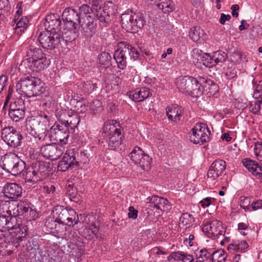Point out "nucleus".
<instances>
[{"label":"nucleus","mask_w":262,"mask_h":262,"mask_svg":"<svg viewBox=\"0 0 262 262\" xmlns=\"http://www.w3.org/2000/svg\"><path fill=\"white\" fill-rule=\"evenodd\" d=\"M43 83L35 77H27L20 80L16 85V90L20 95L27 97L39 96L42 92Z\"/></svg>","instance_id":"f257e3e1"},{"label":"nucleus","mask_w":262,"mask_h":262,"mask_svg":"<svg viewBox=\"0 0 262 262\" xmlns=\"http://www.w3.org/2000/svg\"><path fill=\"white\" fill-rule=\"evenodd\" d=\"M119 45V49L114 54V58L118 67L123 70L127 66V56L129 55L131 59L136 60L139 59V53L134 47L126 42H120Z\"/></svg>","instance_id":"f03ea898"},{"label":"nucleus","mask_w":262,"mask_h":262,"mask_svg":"<svg viewBox=\"0 0 262 262\" xmlns=\"http://www.w3.org/2000/svg\"><path fill=\"white\" fill-rule=\"evenodd\" d=\"M1 166L7 172L10 173L13 176H17L24 170L26 167V163L16 154L9 153L5 155L2 158Z\"/></svg>","instance_id":"7ed1b4c3"},{"label":"nucleus","mask_w":262,"mask_h":262,"mask_svg":"<svg viewBox=\"0 0 262 262\" xmlns=\"http://www.w3.org/2000/svg\"><path fill=\"white\" fill-rule=\"evenodd\" d=\"M176 84L181 91L192 97H198L203 93L198 80L191 76L179 77L177 79Z\"/></svg>","instance_id":"20e7f679"},{"label":"nucleus","mask_w":262,"mask_h":262,"mask_svg":"<svg viewBox=\"0 0 262 262\" xmlns=\"http://www.w3.org/2000/svg\"><path fill=\"white\" fill-rule=\"evenodd\" d=\"M31 134L39 139L45 137L50 125V118L46 114L39 115L29 121Z\"/></svg>","instance_id":"39448f33"},{"label":"nucleus","mask_w":262,"mask_h":262,"mask_svg":"<svg viewBox=\"0 0 262 262\" xmlns=\"http://www.w3.org/2000/svg\"><path fill=\"white\" fill-rule=\"evenodd\" d=\"M53 217L56 222L69 226L77 224L79 222L78 215L73 209H68L62 206L54 208Z\"/></svg>","instance_id":"423d86ee"},{"label":"nucleus","mask_w":262,"mask_h":262,"mask_svg":"<svg viewBox=\"0 0 262 262\" xmlns=\"http://www.w3.org/2000/svg\"><path fill=\"white\" fill-rule=\"evenodd\" d=\"M110 122H106L104 123L103 127V133H104L106 137H108L107 141L109 147L111 149H116L121 144L122 138L123 136L121 134V127L119 124L117 126V122L114 124V121Z\"/></svg>","instance_id":"0eeeda50"},{"label":"nucleus","mask_w":262,"mask_h":262,"mask_svg":"<svg viewBox=\"0 0 262 262\" xmlns=\"http://www.w3.org/2000/svg\"><path fill=\"white\" fill-rule=\"evenodd\" d=\"M122 27L127 32H136L141 28L144 23L143 14L141 13L134 14H123L121 16Z\"/></svg>","instance_id":"6e6552de"},{"label":"nucleus","mask_w":262,"mask_h":262,"mask_svg":"<svg viewBox=\"0 0 262 262\" xmlns=\"http://www.w3.org/2000/svg\"><path fill=\"white\" fill-rule=\"evenodd\" d=\"M69 134L67 125L56 123L50 127L49 137L53 142L66 144L68 142Z\"/></svg>","instance_id":"1a4fd4ad"},{"label":"nucleus","mask_w":262,"mask_h":262,"mask_svg":"<svg viewBox=\"0 0 262 262\" xmlns=\"http://www.w3.org/2000/svg\"><path fill=\"white\" fill-rule=\"evenodd\" d=\"M210 131L205 123H196L189 136L190 141L194 144H203L209 141Z\"/></svg>","instance_id":"9d476101"},{"label":"nucleus","mask_w":262,"mask_h":262,"mask_svg":"<svg viewBox=\"0 0 262 262\" xmlns=\"http://www.w3.org/2000/svg\"><path fill=\"white\" fill-rule=\"evenodd\" d=\"M1 137L8 146L13 148L19 146L23 139L20 132L12 126L4 128Z\"/></svg>","instance_id":"9b49d317"},{"label":"nucleus","mask_w":262,"mask_h":262,"mask_svg":"<svg viewBox=\"0 0 262 262\" xmlns=\"http://www.w3.org/2000/svg\"><path fill=\"white\" fill-rule=\"evenodd\" d=\"M78 152L74 149L68 150L63 155L62 160L59 161L57 168L58 170L66 171L72 169L79 162Z\"/></svg>","instance_id":"f8f14e48"},{"label":"nucleus","mask_w":262,"mask_h":262,"mask_svg":"<svg viewBox=\"0 0 262 262\" xmlns=\"http://www.w3.org/2000/svg\"><path fill=\"white\" fill-rule=\"evenodd\" d=\"M38 39L42 47L48 50L55 49L60 44L59 35L56 33L41 32Z\"/></svg>","instance_id":"ddd939ff"},{"label":"nucleus","mask_w":262,"mask_h":262,"mask_svg":"<svg viewBox=\"0 0 262 262\" xmlns=\"http://www.w3.org/2000/svg\"><path fill=\"white\" fill-rule=\"evenodd\" d=\"M117 9L112 2H107L102 7H99L98 11L94 14L102 23L109 24L116 14Z\"/></svg>","instance_id":"4468645a"},{"label":"nucleus","mask_w":262,"mask_h":262,"mask_svg":"<svg viewBox=\"0 0 262 262\" xmlns=\"http://www.w3.org/2000/svg\"><path fill=\"white\" fill-rule=\"evenodd\" d=\"M203 230L208 233L209 236L211 235L214 238H219L225 232L222 223L218 220H213L209 223H207L204 225Z\"/></svg>","instance_id":"2eb2a0df"},{"label":"nucleus","mask_w":262,"mask_h":262,"mask_svg":"<svg viewBox=\"0 0 262 262\" xmlns=\"http://www.w3.org/2000/svg\"><path fill=\"white\" fill-rule=\"evenodd\" d=\"M61 20L57 14H51L48 15L44 22L46 32L59 33L61 29Z\"/></svg>","instance_id":"dca6fc26"},{"label":"nucleus","mask_w":262,"mask_h":262,"mask_svg":"<svg viewBox=\"0 0 262 262\" xmlns=\"http://www.w3.org/2000/svg\"><path fill=\"white\" fill-rule=\"evenodd\" d=\"M23 189L16 183H7L3 187L2 192L5 197L16 200L21 196Z\"/></svg>","instance_id":"f3484780"},{"label":"nucleus","mask_w":262,"mask_h":262,"mask_svg":"<svg viewBox=\"0 0 262 262\" xmlns=\"http://www.w3.org/2000/svg\"><path fill=\"white\" fill-rule=\"evenodd\" d=\"M27 68L33 72H40L47 68L50 64V59L43 58L38 59H26L23 61Z\"/></svg>","instance_id":"a211bd4d"},{"label":"nucleus","mask_w":262,"mask_h":262,"mask_svg":"<svg viewBox=\"0 0 262 262\" xmlns=\"http://www.w3.org/2000/svg\"><path fill=\"white\" fill-rule=\"evenodd\" d=\"M82 31V33L86 38H91L96 32V20L90 15L86 16V18L80 24Z\"/></svg>","instance_id":"6ab92c4d"},{"label":"nucleus","mask_w":262,"mask_h":262,"mask_svg":"<svg viewBox=\"0 0 262 262\" xmlns=\"http://www.w3.org/2000/svg\"><path fill=\"white\" fill-rule=\"evenodd\" d=\"M226 163L222 160L214 161L209 168L207 176L209 178L215 180L219 177L225 169Z\"/></svg>","instance_id":"aec40b11"},{"label":"nucleus","mask_w":262,"mask_h":262,"mask_svg":"<svg viewBox=\"0 0 262 262\" xmlns=\"http://www.w3.org/2000/svg\"><path fill=\"white\" fill-rule=\"evenodd\" d=\"M42 156L51 160L57 159L62 154L61 149L55 144H47L40 149Z\"/></svg>","instance_id":"412c9836"},{"label":"nucleus","mask_w":262,"mask_h":262,"mask_svg":"<svg viewBox=\"0 0 262 262\" xmlns=\"http://www.w3.org/2000/svg\"><path fill=\"white\" fill-rule=\"evenodd\" d=\"M149 206L155 208L162 212L167 211L171 208L169 202L167 199L156 195L152 196L149 199Z\"/></svg>","instance_id":"4be33fe9"},{"label":"nucleus","mask_w":262,"mask_h":262,"mask_svg":"<svg viewBox=\"0 0 262 262\" xmlns=\"http://www.w3.org/2000/svg\"><path fill=\"white\" fill-rule=\"evenodd\" d=\"M150 95H151L150 90L146 87L137 88L128 93L129 98L135 102L142 101L147 98Z\"/></svg>","instance_id":"5701e85b"},{"label":"nucleus","mask_w":262,"mask_h":262,"mask_svg":"<svg viewBox=\"0 0 262 262\" xmlns=\"http://www.w3.org/2000/svg\"><path fill=\"white\" fill-rule=\"evenodd\" d=\"M166 113L169 120L178 122L183 115V109L179 105L173 104L166 107Z\"/></svg>","instance_id":"b1692460"},{"label":"nucleus","mask_w":262,"mask_h":262,"mask_svg":"<svg viewBox=\"0 0 262 262\" xmlns=\"http://www.w3.org/2000/svg\"><path fill=\"white\" fill-rule=\"evenodd\" d=\"M244 166L258 179H262V167L256 162L249 159H244L243 160Z\"/></svg>","instance_id":"393cba45"},{"label":"nucleus","mask_w":262,"mask_h":262,"mask_svg":"<svg viewBox=\"0 0 262 262\" xmlns=\"http://www.w3.org/2000/svg\"><path fill=\"white\" fill-rule=\"evenodd\" d=\"M23 172V178L26 181L35 183L42 179V177H40L38 173H36L32 165L27 168L25 167Z\"/></svg>","instance_id":"a878e982"},{"label":"nucleus","mask_w":262,"mask_h":262,"mask_svg":"<svg viewBox=\"0 0 262 262\" xmlns=\"http://www.w3.org/2000/svg\"><path fill=\"white\" fill-rule=\"evenodd\" d=\"M77 11L73 9L67 8L62 13L63 19L66 21L71 22H78L80 24V16Z\"/></svg>","instance_id":"bb28decb"},{"label":"nucleus","mask_w":262,"mask_h":262,"mask_svg":"<svg viewBox=\"0 0 262 262\" xmlns=\"http://www.w3.org/2000/svg\"><path fill=\"white\" fill-rule=\"evenodd\" d=\"M58 34L59 35L60 43L62 41L71 42L74 41L77 36V32L64 29L63 31H62L61 30Z\"/></svg>","instance_id":"cd10ccee"},{"label":"nucleus","mask_w":262,"mask_h":262,"mask_svg":"<svg viewBox=\"0 0 262 262\" xmlns=\"http://www.w3.org/2000/svg\"><path fill=\"white\" fill-rule=\"evenodd\" d=\"M248 247L249 245L245 241H235L228 246L227 250L230 252L245 251Z\"/></svg>","instance_id":"c85d7f7f"},{"label":"nucleus","mask_w":262,"mask_h":262,"mask_svg":"<svg viewBox=\"0 0 262 262\" xmlns=\"http://www.w3.org/2000/svg\"><path fill=\"white\" fill-rule=\"evenodd\" d=\"M80 118L78 114H72V115H69L68 117L66 120L62 121V124L63 125H67L71 129H74L79 124L80 122Z\"/></svg>","instance_id":"c756f323"},{"label":"nucleus","mask_w":262,"mask_h":262,"mask_svg":"<svg viewBox=\"0 0 262 262\" xmlns=\"http://www.w3.org/2000/svg\"><path fill=\"white\" fill-rule=\"evenodd\" d=\"M27 55L31 56V58H28V59H38L47 58L40 49L35 48L33 45L30 46L27 51Z\"/></svg>","instance_id":"7c9ffc66"},{"label":"nucleus","mask_w":262,"mask_h":262,"mask_svg":"<svg viewBox=\"0 0 262 262\" xmlns=\"http://www.w3.org/2000/svg\"><path fill=\"white\" fill-rule=\"evenodd\" d=\"M32 166L36 173H38V175L42 178L46 174V172L48 171L49 168L48 163L43 161H36L32 164Z\"/></svg>","instance_id":"2f4dec72"},{"label":"nucleus","mask_w":262,"mask_h":262,"mask_svg":"<svg viewBox=\"0 0 262 262\" xmlns=\"http://www.w3.org/2000/svg\"><path fill=\"white\" fill-rule=\"evenodd\" d=\"M66 194L71 201L75 203L79 202L80 198L77 194L76 188H74L72 184L66 185Z\"/></svg>","instance_id":"473e14b6"},{"label":"nucleus","mask_w":262,"mask_h":262,"mask_svg":"<svg viewBox=\"0 0 262 262\" xmlns=\"http://www.w3.org/2000/svg\"><path fill=\"white\" fill-rule=\"evenodd\" d=\"M204 34V31L199 27L191 28L189 32V37L194 42L198 41L201 38H202Z\"/></svg>","instance_id":"72a5a7b5"},{"label":"nucleus","mask_w":262,"mask_h":262,"mask_svg":"<svg viewBox=\"0 0 262 262\" xmlns=\"http://www.w3.org/2000/svg\"><path fill=\"white\" fill-rule=\"evenodd\" d=\"M98 231L99 228L98 226L94 224H91L84 229L83 234L86 238L92 239L96 236Z\"/></svg>","instance_id":"f704fd0d"},{"label":"nucleus","mask_w":262,"mask_h":262,"mask_svg":"<svg viewBox=\"0 0 262 262\" xmlns=\"http://www.w3.org/2000/svg\"><path fill=\"white\" fill-rule=\"evenodd\" d=\"M144 151L139 147H135L130 152L129 157L130 160L135 164L137 165V163H140V159L143 155Z\"/></svg>","instance_id":"c9c22d12"},{"label":"nucleus","mask_w":262,"mask_h":262,"mask_svg":"<svg viewBox=\"0 0 262 262\" xmlns=\"http://www.w3.org/2000/svg\"><path fill=\"white\" fill-rule=\"evenodd\" d=\"M157 6L164 13H169L174 10V4L171 0H161Z\"/></svg>","instance_id":"e433bc0d"},{"label":"nucleus","mask_w":262,"mask_h":262,"mask_svg":"<svg viewBox=\"0 0 262 262\" xmlns=\"http://www.w3.org/2000/svg\"><path fill=\"white\" fill-rule=\"evenodd\" d=\"M139 160L140 163H137V165L140 166L143 170L148 171L150 167L151 158L144 152Z\"/></svg>","instance_id":"4c0bfd02"},{"label":"nucleus","mask_w":262,"mask_h":262,"mask_svg":"<svg viewBox=\"0 0 262 262\" xmlns=\"http://www.w3.org/2000/svg\"><path fill=\"white\" fill-rule=\"evenodd\" d=\"M17 211L19 215L28 216L35 215V212L29 206L25 205L24 203H20L17 205Z\"/></svg>","instance_id":"58836bf2"},{"label":"nucleus","mask_w":262,"mask_h":262,"mask_svg":"<svg viewBox=\"0 0 262 262\" xmlns=\"http://www.w3.org/2000/svg\"><path fill=\"white\" fill-rule=\"evenodd\" d=\"M227 255L222 249L214 250L213 249L212 254V262H224L226 260Z\"/></svg>","instance_id":"ea45409f"},{"label":"nucleus","mask_w":262,"mask_h":262,"mask_svg":"<svg viewBox=\"0 0 262 262\" xmlns=\"http://www.w3.org/2000/svg\"><path fill=\"white\" fill-rule=\"evenodd\" d=\"M198 82L200 84V89H202V87H204L207 89L213 90L214 93L217 91V85L213 83L210 80H207L204 77H200Z\"/></svg>","instance_id":"a19ab883"},{"label":"nucleus","mask_w":262,"mask_h":262,"mask_svg":"<svg viewBox=\"0 0 262 262\" xmlns=\"http://www.w3.org/2000/svg\"><path fill=\"white\" fill-rule=\"evenodd\" d=\"M28 227L24 225L17 224L14 228L13 231H10V234L18 236L17 238L25 237L27 232Z\"/></svg>","instance_id":"79ce46f5"},{"label":"nucleus","mask_w":262,"mask_h":262,"mask_svg":"<svg viewBox=\"0 0 262 262\" xmlns=\"http://www.w3.org/2000/svg\"><path fill=\"white\" fill-rule=\"evenodd\" d=\"M213 249L204 248L201 249L196 254L197 257L203 260L208 261L211 260Z\"/></svg>","instance_id":"37998d69"},{"label":"nucleus","mask_w":262,"mask_h":262,"mask_svg":"<svg viewBox=\"0 0 262 262\" xmlns=\"http://www.w3.org/2000/svg\"><path fill=\"white\" fill-rule=\"evenodd\" d=\"M25 110H9V115L14 121L17 122L24 118Z\"/></svg>","instance_id":"c03bdc74"},{"label":"nucleus","mask_w":262,"mask_h":262,"mask_svg":"<svg viewBox=\"0 0 262 262\" xmlns=\"http://www.w3.org/2000/svg\"><path fill=\"white\" fill-rule=\"evenodd\" d=\"M201 60L203 64L206 67L212 68L216 66L212 54L211 55L209 53L203 54L201 57Z\"/></svg>","instance_id":"a18cd8bd"},{"label":"nucleus","mask_w":262,"mask_h":262,"mask_svg":"<svg viewBox=\"0 0 262 262\" xmlns=\"http://www.w3.org/2000/svg\"><path fill=\"white\" fill-rule=\"evenodd\" d=\"M99 63L104 66H109L111 64V56L107 52H103L98 57Z\"/></svg>","instance_id":"49530a36"},{"label":"nucleus","mask_w":262,"mask_h":262,"mask_svg":"<svg viewBox=\"0 0 262 262\" xmlns=\"http://www.w3.org/2000/svg\"><path fill=\"white\" fill-rule=\"evenodd\" d=\"M212 55L216 65L220 63L224 62L227 58V54L225 52L221 51L213 52Z\"/></svg>","instance_id":"de8ad7c7"},{"label":"nucleus","mask_w":262,"mask_h":262,"mask_svg":"<svg viewBox=\"0 0 262 262\" xmlns=\"http://www.w3.org/2000/svg\"><path fill=\"white\" fill-rule=\"evenodd\" d=\"M262 103V100H254L251 101L249 103V110L254 114H258L260 110V104Z\"/></svg>","instance_id":"09e8293b"},{"label":"nucleus","mask_w":262,"mask_h":262,"mask_svg":"<svg viewBox=\"0 0 262 262\" xmlns=\"http://www.w3.org/2000/svg\"><path fill=\"white\" fill-rule=\"evenodd\" d=\"M16 221L17 219L15 216H8L6 226V231H8L10 233V231H13L14 228L17 225Z\"/></svg>","instance_id":"8fccbe9b"},{"label":"nucleus","mask_w":262,"mask_h":262,"mask_svg":"<svg viewBox=\"0 0 262 262\" xmlns=\"http://www.w3.org/2000/svg\"><path fill=\"white\" fill-rule=\"evenodd\" d=\"M9 110H25V102L21 98L17 99L10 105Z\"/></svg>","instance_id":"3c124183"},{"label":"nucleus","mask_w":262,"mask_h":262,"mask_svg":"<svg viewBox=\"0 0 262 262\" xmlns=\"http://www.w3.org/2000/svg\"><path fill=\"white\" fill-rule=\"evenodd\" d=\"M254 153L259 161H262V143L256 142L254 143Z\"/></svg>","instance_id":"603ef678"},{"label":"nucleus","mask_w":262,"mask_h":262,"mask_svg":"<svg viewBox=\"0 0 262 262\" xmlns=\"http://www.w3.org/2000/svg\"><path fill=\"white\" fill-rule=\"evenodd\" d=\"M90 110L94 114L98 113L102 110L101 102L97 99L94 100L91 103Z\"/></svg>","instance_id":"864d4df0"},{"label":"nucleus","mask_w":262,"mask_h":262,"mask_svg":"<svg viewBox=\"0 0 262 262\" xmlns=\"http://www.w3.org/2000/svg\"><path fill=\"white\" fill-rule=\"evenodd\" d=\"M70 252L71 255L79 258L82 255L83 251L81 247L78 246L77 245H73Z\"/></svg>","instance_id":"5fc2aeb1"},{"label":"nucleus","mask_w":262,"mask_h":262,"mask_svg":"<svg viewBox=\"0 0 262 262\" xmlns=\"http://www.w3.org/2000/svg\"><path fill=\"white\" fill-rule=\"evenodd\" d=\"M193 220V217L189 213H186L182 215L180 221L183 226L189 225Z\"/></svg>","instance_id":"6e6d98bb"},{"label":"nucleus","mask_w":262,"mask_h":262,"mask_svg":"<svg viewBox=\"0 0 262 262\" xmlns=\"http://www.w3.org/2000/svg\"><path fill=\"white\" fill-rule=\"evenodd\" d=\"M92 12V9L91 7L86 4H83L79 8V15L80 16V18L82 17L83 15L87 16V14H89Z\"/></svg>","instance_id":"4d7b16f0"},{"label":"nucleus","mask_w":262,"mask_h":262,"mask_svg":"<svg viewBox=\"0 0 262 262\" xmlns=\"http://www.w3.org/2000/svg\"><path fill=\"white\" fill-rule=\"evenodd\" d=\"M55 190V186L51 184L45 185L42 187V191L48 194L54 195Z\"/></svg>","instance_id":"13d9d810"},{"label":"nucleus","mask_w":262,"mask_h":262,"mask_svg":"<svg viewBox=\"0 0 262 262\" xmlns=\"http://www.w3.org/2000/svg\"><path fill=\"white\" fill-rule=\"evenodd\" d=\"M64 30H69L72 31L78 32L77 28L79 25L78 22H71L66 21Z\"/></svg>","instance_id":"bf43d9fd"},{"label":"nucleus","mask_w":262,"mask_h":262,"mask_svg":"<svg viewBox=\"0 0 262 262\" xmlns=\"http://www.w3.org/2000/svg\"><path fill=\"white\" fill-rule=\"evenodd\" d=\"M10 204L9 201H6L4 200L0 201V214L8 211V205Z\"/></svg>","instance_id":"052dcab7"},{"label":"nucleus","mask_w":262,"mask_h":262,"mask_svg":"<svg viewBox=\"0 0 262 262\" xmlns=\"http://www.w3.org/2000/svg\"><path fill=\"white\" fill-rule=\"evenodd\" d=\"M184 253L183 252H175L172 253L169 257L173 258L175 260L182 261Z\"/></svg>","instance_id":"680f3d73"},{"label":"nucleus","mask_w":262,"mask_h":262,"mask_svg":"<svg viewBox=\"0 0 262 262\" xmlns=\"http://www.w3.org/2000/svg\"><path fill=\"white\" fill-rule=\"evenodd\" d=\"M8 216L6 215L0 216V230L2 231H6V226Z\"/></svg>","instance_id":"e2e57ef3"},{"label":"nucleus","mask_w":262,"mask_h":262,"mask_svg":"<svg viewBox=\"0 0 262 262\" xmlns=\"http://www.w3.org/2000/svg\"><path fill=\"white\" fill-rule=\"evenodd\" d=\"M93 82L91 81H87L83 85V91L85 93H90L94 90V88H92Z\"/></svg>","instance_id":"0e129e2a"},{"label":"nucleus","mask_w":262,"mask_h":262,"mask_svg":"<svg viewBox=\"0 0 262 262\" xmlns=\"http://www.w3.org/2000/svg\"><path fill=\"white\" fill-rule=\"evenodd\" d=\"M129 212L128 213V216L129 218H132L135 219L137 218L138 216V211L134 208L133 206H130L129 207Z\"/></svg>","instance_id":"69168bd1"},{"label":"nucleus","mask_w":262,"mask_h":262,"mask_svg":"<svg viewBox=\"0 0 262 262\" xmlns=\"http://www.w3.org/2000/svg\"><path fill=\"white\" fill-rule=\"evenodd\" d=\"M29 22L28 19L26 17H22L16 24V27L25 28Z\"/></svg>","instance_id":"338daca9"},{"label":"nucleus","mask_w":262,"mask_h":262,"mask_svg":"<svg viewBox=\"0 0 262 262\" xmlns=\"http://www.w3.org/2000/svg\"><path fill=\"white\" fill-rule=\"evenodd\" d=\"M251 206L254 210L261 208L262 207V200H260L253 202Z\"/></svg>","instance_id":"774afa93"}]
</instances>
